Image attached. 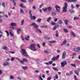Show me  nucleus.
I'll use <instances>...</instances> for the list:
<instances>
[{
    "mask_svg": "<svg viewBox=\"0 0 80 80\" xmlns=\"http://www.w3.org/2000/svg\"><path fill=\"white\" fill-rule=\"evenodd\" d=\"M64 7L62 8L63 9L62 10L63 12H66L67 11V7H68V3L66 2H64Z\"/></svg>",
    "mask_w": 80,
    "mask_h": 80,
    "instance_id": "1",
    "label": "nucleus"
},
{
    "mask_svg": "<svg viewBox=\"0 0 80 80\" xmlns=\"http://www.w3.org/2000/svg\"><path fill=\"white\" fill-rule=\"evenodd\" d=\"M30 47L31 48V50L32 51H36L37 50V49L35 48V45L34 44H32L30 45Z\"/></svg>",
    "mask_w": 80,
    "mask_h": 80,
    "instance_id": "2",
    "label": "nucleus"
},
{
    "mask_svg": "<svg viewBox=\"0 0 80 80\" xmlns=\"http://www.w3.org/2000/svg\"><path fill=\"white\" fill-rule=\"evenodd\" d=\"M22 55H23L24 56L26 57H29V56L28 55V54H27V51L25 49H22Z\"/></svg>",
    "mask_w": 80,
    "mask_h": 80,
    "instance_id": "3",
    "label": "nucleus"
},
{
    "mask_svg": "<svg viewBox=\"0 0 80 80\" xmlns=\"http://www.w3.org/2000/svg\"><path fill=\"white\" fill-rule=\"evenodd\" d=\"M31 26H33L34 28L35 29L37 30L38 29V25H36V24L35 22H33L30 25Z\"/></svg>",
    "mask_w": 80,
    "mask_h": 80,
    "instance_id": "4",
    "label": "nucleus"
},
{
    "mask_svg": "<svg viewBox=\"0 0 80 80\" xmlns=\"http://www.w3.org/2000/svg\"><path fill=\"white\" fill-rule=\"evenodd\" d=\"M55 8H56V11L57 12H60V11L59 9H61L60 7L57 5H56L55 6Z\"/></svg>",
    "mask_w": 80,
    "mask_h": 80,
    "instance_id": "5",
    "label": "nucleus"
},
{
    "mask_svg": "<svg viewBox=\"0 0 80 80\" xmlns=\"http://www.w3.org/2000/svg\"><path fill=\"white\" fill-rule=\"evenodd\" d=\"M61 67H65V65H67V62L66 61H64L62 62H61Z\"/></svg>",
    "mask_w": 80,
    "mask_h": 80,
    "instance_id": "6",
    "label": "nucleus"
},
{
    "mask_svg": "<svg viewBox=\"0 0 80 80\" xmlns=\"http://www.w3.org/2000/svg\"><path fill=\"white\" fill-rule=\"evenodd\" d=\"M66 52L65 51L63 52L62 55V59H65V57H66Z\"/></svg>",
    "mask_w": 80,
    "mask_h": 80,
    "instance_id": "7",
    "label": "nucleus"
},
{
    "mask_svg": "<svg viewBox=\"0 0 80 80\" xmlns=\"http://www.w3.org/2000/svg\"><path fill=\"white\" fill-rule=\"evenodd\" d=\"M36 18L35 16H32V15L30 16V20H34L35 19H36Z\"/></svg>",
    "mask_w": 80,
    "mask_h": 80,
    "instance_id": "8",
    "label": "nucleus"
},
{
    "mask_svg": "<svg viewBox=\"0 0 80 80\" xmlns=\"http://www.w3.org/2000/svg\"><path fill=\"white\" fill-rule=\"evenodd\" d=\"M63 31L64 33H68V29L66 28H63Z\"/></svg>",
    "mask_w": 80,
    "mask_h": 80,
    "instance_id": "9",
    "label": "nucleus"
},
{
    "mask_svg": "<svg viewBox=\"0 0 80 80\" xmlns=\"http://www.w3.org/2000/svg\"><path fill=\"white\" fill-rule=\"evenodd\" d=\"M69 12L71 13H75V11L73 9L69 10Z\"/></svg>",
    "mask_w": 80,
    "mask_h": 80,
    "instance_id": "10",
    "label": "nucleus"
},
{
    "mask_svg": "<svg viewBox=\"0 0 80 80\" xmlns=\"http://www.w3.org/2000/svg\"><path fill=\"white\" fill-rule=\"evenodd\" d=\"M47 10L49 12H50L52 10V8L50 7L47 8Z\"/></svg>",
    "mask_w": 80,
    "mask_h": 80,
    "instance_id": "11",
    "label": "nucleus"
},
{
    "mask_svg": "<svg viewBox=\"0 0 80 80\" xmlns=\"http://www.w3.org/2000/svg\"><path fill=\"white\" fill-rule=\"evenodd\" d=\"M8 65H9V63H8V62H7L3 64V66H4V67H5V66Z\"/></svg>",
    "mask_w": 80,
    "mask_h": 80,
    "instance_id": "12",
    "label": "nucleus"
},
{
    "mask_svg": "<svg viewBox=\"0 0 80 80\" xmlns=\"http://www.w3.org/2000/svg\"><path fill=\"white\" fill-rule=\"evenodd\" d=\"M44 38H45V39H46V40H50V39H51V38H50L48 36H45Z\"/></svg>",
    "mask_w": 80,
    "mask_h": 80,
    "instance_id": "13",
    "label": "nucleus"
},
{
    "mask_svg": "<svg viewBox=\"0 0 80 80\" xmlns=\"http://www.w3.org/2000/svg\"><path fill=\"white\" fill-rule=\"evenodd\" d=\"M52 20V18L51 17H49L48 18L47 20V22H50V21Z\"/></svg>",
    "mask_w": 80,
    "mask_h": 80,
    "instance_id": "14",
    "label": "nucleus"
},
{
    "mask_svg": "<svg viewBox=\"0 0 80 80\" xmlns=\"http://www.w3.org/2000/svg\"><path fill=\"white\" fill-rule=\"evenodd\" d=\"M22 68L25 70H27V69H28V67L27 66H24L22 67Z\"/></svg>",
    "mask_w": 80,
    "mask_h": 80,
    "instance_id": "15",
    "label": "nucleus"
},
{
    "mask_svg": "<svg viewBox=\"0 0 80 80\" xmlns=\"http://www.w3.org/2000/svg\"><path fill=\"white\" fill-rule=\"evenodd\" d=\"M57 27H58H58H59V26L57 24L56 25V26H55L53 27V30H56L57 29Z\"/></svg>",
    "mask_w": 80,
    "mask_h": 80,
    "instance_id": "16",
    "label": "nucleus"
},
{
    "mask_svg": "<svg viewBox=\"0 0 80 80\" xmlns=\"http://www.w3.org/2000/svg\"><path fill=\"white\" fill-rule=\"evenodd\" d=\"M11 25L12 27H13L14 26H16L17 25L16 24V23L12 22L11 23Z\"/></svg>",
    "mask_w": 80,
    "mask_h": 80,
    "instance_id": "17",
    "label": "nucleus"
},
{
    "mask_svg": "<svg viewBox=\"0 0 80 80\" xmlns=\"http://www.w3.org/2000/svg\"><path fill=\"white\" fill-rule=\"evenodd\" d=\"M17 33L18 34H20V32H21V29H18L17 30Z\"/></svg>",
    "mask_w": 80,
    "mask_h": 80,
    "instance_id": "18",
    "label": "nucleus"
},
{
    "mask_svg": "<svg viewBox=\"0 0 80 80\" xmlns=\"http://www.w3.org/2000/svg\"><path fill=\"white\" fill-rule=\"evenodd\" d=\"M22 60L24 62H28V60L25 58L23 59Z\"/></svg>",
    "mask_w": 80,
    "mask_h": 80,
    "instance_id": "19",
    "label": "nucleus"
},
{
    "mask_svg": "<svg viewBox=\"0 0 80 80\" xmlns=\"http://www.w3.org/2000/svg\"><path fill=\"white\" fill-rule=\"evenodd\" d=\"M71 34L72 35L73 37H76V35L75 34V33L73 32H71Z\"/></svg>",
    "mask_w": 80,
    "mask_h": 80,
    "instance_id": "20",
    "label": "nucleus"
},
{
    "mask_svg": "<svg viewBox=\"0 0 80 80\" xmlns=\"http://www.w3.org/2000/svg\"><path fill=\"white\" fill-rule=\"evenodd\" d=\"M9 29L10 30V31H11L12 30H14V27H10Z\"/></svg>",
    "mask_w": 80,
    "mask_h": 80,
    "instance_id": "21",
    "label": "nucleus"
},
{
    "mask_svg": "<svg viewBox=\"0 0 80 80\" xmlns=\"http://www.w3.org/2000/svg\"><path fill=\"white\" fill-rule=\"evenodd\" d=\"M2 6L4 7V8H5V2H3L2 3Z\"/></svg>",
    "mask_w": 80,
    "mask_h": 80,
    "instance_id": "22",
    "label": "nucleus"
},
{
    "mask_svg": "<svg viewBox=\"0 0 80 80\" xmlns=\"http://www.w3.org/2000/svg\"><path fill=\"white\" fill-rule=\"evenodd\" d=\"M74 73H75L76 74V75H79V72H77L76 70H75L74 71Z\"/></svg>",
    "mask_w": 80,
    "mask_h": 80,
    "instance_id": "23",
    "label": "nucleus"
},
{
    "mask_svg": "<svg viewBox=\"0 0 80 80\" xmlns=\"http://www.w3.org/2000/svg\"><path fill=\"white\" fill-rule=\"evenodd\" d=\"M42 10L43 11V12H47V8H43Z\"/></svg>",
    "mask_w": 80,
    "mask_h": 80,
    "instance_id": "24",
    "label": "nucleus"
},
{
    "mask_svg": "<svg viewBox=\"0 0 80 80\" xmlns=\"http://www.w3.org/2000/svg\"><path fill=\"white\" fill-rule=\"evenodd\" d=\"M2 48L3 50H7V47L6 46H4Z\"/></svg>",
    "mask_w": 80,
    "mask_h": 80,
    "instance_id": "25",
    "label": "nucleus"
},
{
    "mask_svg": "<svg viewBox=\"0 0 80 80\" xmlns=\"http://www.w3.org/2000/svg\"><path fill=\"white\" fill-rule=\"evenodd\" d=\"M67 41L66 40V39H65L62 43L63 45H65L67 43Z\"/></svg>",
    "mask_w": 80,
    "mask_h": 80,
    "instance_id": "26",
    "label": "nucleus"
},
{
    "mask_svg": "<svg viewBox=\"0 0 80 80\" xmlns=\"http://www.w3.org/2000/svg\"><path fill=\"white\" fill-rule=\"evenodd\" d=\"M36 31L38 32H39V33H42V31H41V30L39 29H37L36 30Z\"/></svg>",
    "mask_w": 80,
    "mask_h": 80,
    "instance_id": "27",
    "label": "nucleus"
},
{
    "mask_svg": "<svg viewBox=\"0 0 80 80\" xmlns=\"http://www.w3.org/2000/svg\"><path fill=\"white\" fill-rule=\"evenodd\" d=\"M24 22L25 21L24 20H22L21 22V25H23V23H24Z\"/></svg>",
    "mask_w": 80,
    "mask_h": 80,
    "instance_id": "28",
    "label": "nucleus"
},
{
    "mask_svg": "<svg viewBox=\"0 0 80 80\" xmlns=\"http://www.w3.org/2000/svg\"><path fill=\"white\" fill-rule=\"evenodd\" d=\"M51 24V25H57V24L55 23V22H52Z\"/></svg>",
    "mask_w": 80,
    "mask_h": 80,
    "instance_id": "29",
    "label": "nucleus"
},
{
    "mask_svg": "<svg viewBox=\"0 0 80 80\" xmlns=\"http://www.w3.org/2000/svg\"><path fill=\"white\" fill-rule=\"evenodd\" d=\"M52 16H55L56 15V13L55 12H52Z\"/></svg>",
    "mask_w": 80,
    "mask_h": 80,
    "instance_id": "30",
    "label": "nucleus"
},
{
    "mask_svg": "<svg viewBox=\"0 0 80 80\" xmlns=\"http://www.w3.org/2000/svg\"><path fill=\"white\" fill-rule=\"evenodd\" d=\"M53 70H54L55 71H57V72H58V69L56 68H53Z\"/></svg>",
    "mask_w": 80,
    "mask_h": 80,
    "instance_id": "31",
    "label": "nucleus"
},
{
    "mask_svg": "<svg viewBox=\"0 0 80 80\" xmlns=\"http://www.w3.org/2000/svg\"><path fill=\"white\" fill-rule=\"evenodd\" d=\"M59 57H60V55H58L57 56L55 57V58H56V60H57V59H58V58H59Z\"/></svg>",
    "mask_w": 80,
    "mask_h": 80,
    "instance_id": "32",
    "label": "nucleus"
},
{
    "mask_svg": "<svg viewBox=\"0 0 80 80\" xmlns=\"http://www.w3.org/2000/svg\"><path fill=\"white\" fill-rule=\"evenodd\" d=\"M30 38V36H28L26 38H25V40H27V41H28V40H29V39H27L28 38Z\"/></svg>",
    "mask_w": 80,
    "mask_h": 80,
    "instance_id": "33",
    "label": "nucleus"
},
{
    "mask_svg": "<svg viewBox=\"0 0 80 80\" xmlns=\"http://www.w3.org/2000/svg\"><path fill=\"white\" fill-rule=\"evenodd\" d=\"M58 23L60 24H62L63 22H62V20H60L58 21Z\"/></svg>",
    "mask_w": 80,
    "mask_h": 80,
    "instance_id": "34",
    "label": "nucleus"
},
{
    "mask_svg": "<svg viewBox=\"0 0 80 80\" xmlns=\"http://www.w3.org/2000/svg\"><path fill=\"white\" fill-rule=\"evenodd\" d=\"M42 20L41 19H38L37 21V22H41Z\"/></svg>",
    "mask_w": 80,
    "mask_h": 80,
    "instance_id": "35",
    "label": "nucleus"
},
{
    "mask_svg": "<svg viewBox=\"0 0 80 80\" xmlns=\"http://www.w3.org/2000/svg\"><path fill=\"white\" fill-rule=\"evenodd\" d=\"M20 12L21 13H24L23 11V9H22V8L20 9Z\"/></svg>",
    "mask_w": 80,
    "mask_h": 80,
    "instance_id": "36",
    "label": "nucleus"
},
{
    "mask_svg": "<svg viewBox=\"0 0 80 80\" xmlns=\"http://www.w3.org/2000/svg\"><path fill=\"white\" fill-rule=\"evenodd\" d=\"M50 43H55V42H56V41H49Z\"/></svg>",
    "mask_w": 80,
    "mask_h": 80,
    "instance_id": "37",
    "label": "nucleus"
},
{
    "mask_svg": "<svg viewBox=\"0 0 80 80\" xmlns=\"http://www.w3.org/2000/svg\"><path fill=\"white\" fill-rule=\"evenodd\" d=\"M55 60H56L55 57H54L53 58H52L51 59L52 60H53V61H55Z\"/></svg>",
    "mask_w": 80,
    "mask_h": 80,
    "instance_id": "38",
    "label": "nucleus"
},
{
    "mask_svg": "<svg viewBox=\"0 0 80 80\" xmlns=\"http://www.w3.org/2000/svg\"><path fill=\"white\" fill-rule=\"evenodd\" d=\"M28 12L30 16H31V15H32V11H29Z\"/></svg>",
    "mask_w": 80,
    "mask_h": 80,
    "instance_id": "39",
    "label": "nucleus"
},
{
    "mask_svg": "<svg viewBox=\"0 0 80 80\" xmlns=\"http://www.w3.org/2000/svg\"><path fill=\"white\" fill-rule=\"evenodd\" d=\"M20 63H21V64H23V63H24V62H23V61L20 60L19 61Z\"/></svg>",
    "mask_w": 80,
    "mask_h": 80,
    "instance_id": "40",
    "label": "nucleus"
},
{
    "mask_svg": "<svg viewBox=\"0 0 80 80\" xmlns=\"http://www.w3.org/2000/svg\"><path fill=\"white\" fill-rule=\"evenodd\" d=\"M5 32H6L7 34V37H8L9 36V33H8V32L7 31H5Z\"/></svg>",
    "mask_w": 80,
    "mask_h": 80,
    "instance_id": "41",
    "label": "nucleus"
},
{
    "mask_svg": "<svg viewBox=\"0 0 80 80\" xmlns=\"http://www.w3.org/2000/svg\"><path fill=\"white\" fill-rule=\"evenodd\" d=\"M55 78L56 79H58V75L56 74L55 76Z\"/></svg>",
    "mask_w": 80,
    "mask_h": 80,
    "instance_id": "42",
    "label": "nucleus"
},
{
    "mask_svg": "<svg viewBox=\"0 0 80 80\" xmlns=\"http://www.w3.org/2000/svg\"><path fill=\"white\" fill-rule=\"evenodd\" d=\"M68 21L67 20H66L65 21V23L66 25H68Z\"/></svg>",
    "mask_w": 80,
    "mask_h": 80,
    "instance_id": "43",
    "label": "nucleus"
},
{
    "mask_svg": "<svg viewBox=\"0 0 80 80\" xmlns=\"http://www.w3.org/2000/svg\"><path fill=\"white\" fill-rule=\"evenodd\" d=\"M71 65L72 67H74L76 68V66L74 64H71Z\"/></svg>",
    "mask_w": 80,
    "mask_h": 80,
    "instance_id": "44",
    "label": "nucleus"
},
{
    "mask_svg": "<svg viewBox=\"0 0 80 80\" xmlns=\"http://www.w3.org/2000/svg\"><path fill=\"white\" fill-rule=\"evenodd\" d=\"M76 61L77 62V63L79 65H80V61L78 60H76Z\"/></svg>",
    "mask_w": 80,
    "mask_h": 80,
    "instance_id": "45",
    "label": "nucleus"
},
{
    "mask_svg": "<svg viewBox=\"0 0 80 80\" xmlns=\"http://www.w3.org/2000/svg\"><path fill=\"white\" fill-rule=\"evenodd\" d=\"M67 2H72V0H66Z\"/></svg>",
    "mask_w": 80,
    "mask_h": 80,
    "instance_id": "46",
    "label": "nucleus"
},
{
    "mask_svg": "<svg viewBox=\"0 0 80 80\" xmlns=\"http://www.w3.org/2000/svg\"><path fill=\"white\" fill-rule=\"evenodd\" d=\"M76 7L77 8H78L79 7H80V5L79 4H76Z\"/></svg>",
    "mask_w": 80,
    "mask_h": 80,
    "instance_id": "47",
    "label": "nucleus"
},
{
    "mask_svg": "<svg viewBox=\"0 0 80 80\" xmlns=\"http://www.w3.org/2000/svg\"><path fill=\"white\" fill-rule=\"evenodd\" d=\"M43 4H41V5L39 6V8H42V7H43Z\"/></svg>",
    "mask_w": 80,
    "mask_h": 80,
    "instance_id": "48",
    "label": "nucleus"
},
{
    "mask_svg": "<svg viewBox=\"0 0 80 80\" xmlns=\"http://www.w3.org/2000/svg\"><path fill=\"white\" fill-rule=\"evenodd\" d=\"M9 52L10 53H11V54H13V53H15V52L13 51H10Z\"/></svg>",
    "mask_w": 80,
    "mask_h": 80,
    "instance_id": "49",
    "label": "nucleus"
},
{
    "mask_svg": "<svg viewBox=\"0 0 80 80\" xmlns=\"http://www.w3.org/2000/svg\"><path fill=\"white\" fill-rule=\"evenodd\" d=\"M20 1L21 2H24V3L27 2V1L25 0H20Z\"/></svg>",
    "mask_w": 80,
    "mask_h": 80,
    "instance_id": "50",
    "label": "nucleus"
},
{
    "mask_svg": "<svg viewBox=\"0 0 80 80\" xmlns=\"http://www.w3.org/2000/svg\"><path fill=\"white\" fill-rule=\"evenodd\" d=\"M78 19H79V18H76V17H75L74 18L73 20H77V19L78 20Z\"/></svg>",
    "mask_w": 80,
    "mask_h": 80,
    "instance_id": "51",
    "label": "nucleus"
},
{
    "mask_svg": "<svg viewBox=\"0 0 80 80\" xmlns=\"http://www.w3.org/2000/svg\"><path fill=\"white\" fill-rule=\"evenodd\" d=\"M35 61L36 62H39V61H40V59H36L35 60Z\"/></svg>",
    "mask_w": 80,
    "mask_h": 80,
    "instance_id": "52",
    "label": "nucleus"
},
{
    "mask_svg": "<svg viewBox=\"0 0 80 80\" xmlns=\"http://www.w3.org/2000/svg\"><path fill=\"white\" fill-rule=\"evenodd\" d=\"M57 20H58V19L57 18H55L54 20V22H56L57 21Z\"/></svg>",
    "mask_w": 80,
    "mask_h": 80,
    "instance_id": "53",
    "label": "nucleus"
},
{
    "mask_svg": "<svg viewBox=\"0 0 80 80\" xmlns=\"http://www.w3.org/2000/svg\"><path fill=\"white\" fill-rule=\"evenodd\" d=\"M21 38H22V40L24 41V40H25V39L24 38V37H23V36H21Z\"/></svg>",
    "mask_w": 80,
    "mask_h": 80,
    "instance_id": "54",
    "label": "nucleus"
},
{
    "mask_svg": "<svg viewBox=\"0 0 80 80\" xmlns=\"http://www.w3.org/2000/svg\"><path fill=\"white\" fill-rule=\"evenodd\" d=\"M52 79V78L49 77L47 78V80H51Z\"/></svg>",
    "mask_w": 80,
    "mask_h": 80,
    "instance_id": "55",
    "label": "nucleus"
},
{
    "mask_svg": "<svg viewBox=\"0 0 80 80\" xmlns=\"http://www.w3.org/2000/svg\"><path fill=\"white\" fill-rule=\"evenodd\" d=\"M11 61H14L15 60V59L14 58H12L11 59Z\"/></svg>",
    "mask_w": 80,
    "mask_h": 80,
    "instance_id": "56",
    "label": "nucleus"
},
{
    "mask_svg": "<svg viewBox=\"0 0 80 80\" xmlns=\"http://www.w3.org/2000/svg\"><path fill=\"white\" fill-rule=\"evenodd\" d=\"M9 33L10 35H11V36H12V37H13V34H12V33L11 32H10Z\"/></svg>",
    "mask_w": 80,
    "mask_h": 80,
    "instance_id": "57",
    "label": "nucleus"
},
{
    "mask_svg": "<svg viewBox=\"0 0 80 80\" xmlns=\"http://www.w3.org/2000/svg\"><path fill=\"white\" fill-rule=\"evenodd\" d=\"M13 3L14 4V6H15L17 4H16V2H15V1H14L13 2Z\"/></svg>",
    "mask_w": 80,
    "mask_h": 80,
    "instance_id": "58",
    "label": "nucleus"
},
{
    "mask_svg": "<svg viewBox=\"0 0 80 80\" xmlns=\"http://www.w3.org/2000/svg\"><path fill=\"white\" fill-rule=\"evenodd\" d=\"M71 7L72 9L74 8V6H73V4H71Z\"/></svg>",
    "mask_w": 80,
    "mask_h": 80,
    "instance_id": "59",
    "label": "nucleus"
},
{
    "mask_svg": "<svg viewBox=\"0 0 80 80\" xmlns=\"http://www.w3.org/2000/svg\"><path fill=\"white\" fill-rule=\"evenodd\" d=\"M66 75H67V76H70V74H69V73H66Z\"/></svg>",
    "mask_w": 80,
    "mask_h": 80,
    "instance_id": "60",
    "label": "nucleus"
},
{
    "mask_svg": "<svg viewBox=\"0 0 80 80\" xmlns=\"http://www.w3.org/2000/svg\"><path fill=\"white\" fill-rule=\"evenodd\" d=\"M10 78V79H13V76H11Z\"/></svg>",
    "mask_w": 80,
    "mask_h": 80,
    "instance_id": "61",
    "label": "nucleus"
},
{
    "mask_svg": "<svg viewBox=\"0 0 80 80\" xmlns=\"http://www.w3.org/2000/svg\"><path fill=\"white\" fill-rule=\"evenodd\" d=\"M57 53H59L60 52H61V51H60L58 50H57Z\"/></svg>",
    "mask_w": 80,
    "mask_h": 80,
    "instance_id": "62",
    "label": "nucleus"
},
{
    "mask_svg": "<svg viewBox=\"0 0 80 80\" xmlns=\"http://www.w3.org/2000/svg\"><path fill=\"white\" fill-rule=\"evenodd\" d=\"M39 78L40 80H43L41 76H39Z\"/></svg>",
    "mask_w": 80,
    "mask_h": 80,
    "instance_id": "63",
    "label": "nucleus"
},
{
    "mask_svg": "<svg viewBox=\"0 0 80 80\" xmlns=\"http://www.w3.org/2000/svg\"><path fill=\"white\" fill-rule=\"evenodd\" d=\"M69 74H70V75H72V74H73V72L70 71Z\"/></svg>",
    "mask_w": 80,
    "mask_h": 80,
    "instance_id": "64",
    "label": "nucleus"
}]
</instances>
